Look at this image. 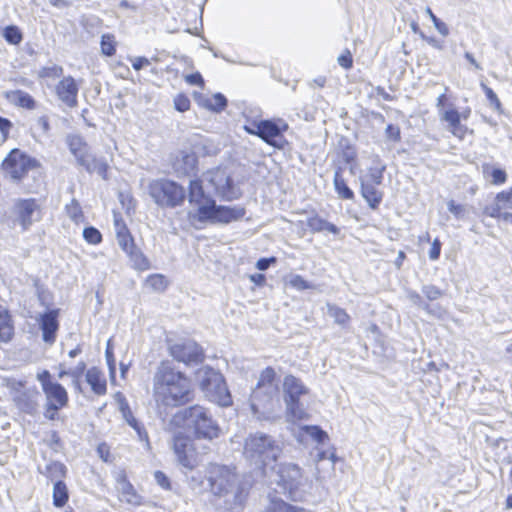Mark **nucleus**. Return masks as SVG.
<instances>
[{
	"mask_svg": "<svg viewBox=\"0 0 512 512\" xmlns=\"http://www.w3.org/2000/svg\"><path fill=\"white\" fill-rule=\"evenodd\" d=\"M153 397L158 407L174 408L193 399L191 380L175 369L170 361H162L152 378Z\"/></svg>",
	"mask_w": 512,
	"mask_h": 512,
	"instance_id": "obj_1",
	"label": "nucleus"
},
{
	"mask_svg": "<svg viewBox=\"0 0 512 512\" xmlns=\"http://www.w3.org/2000/svg\"><path fill=\"white\" fill-rule=\"evenodd\" d=\"M171 422L193 431L197 439L213 440L218 438L221 432L210 410L199 404L179 410L174 414Z\"/></svg>",
	"mask_w": 512,
	"mask_h": 512,
	"instance_id": "obj_2",
	"label": "nucleus"
},
{
	"mask_svg": "<svg viewBox=\"0 0 512 512\" xmlns=\"http://www.w3.org/2000/svg\"><path fill=\"white\" fill-rule=\"evenodd\" d=\"M281 453L279 442L268 434L256 432L245 439L243 455L263 475H266L268 467L275 468L274 464Z\"/></svg>",
	"mask_w": 512,
	"mask_h": 512,
	"instance_id": "obj_3",
	"label": "nucleus"
},
{
	"mask_svg": "<svg viewBox=\"0 0 512 512\" xmlns=\"http://www.w3.org/2000/svg\"><path fill=\"white\" fill-rule=\"evenodd\" d=\"M278 403L279 387L276 372L272 367H267L261 372L257 385L251 393L250 406L256 415L272 412Z\"/></svg>",
	"mask_w": 512,
	"mask_h": 512,
	"instance_id": "obj_4",
	"label": "nucleus"
},
{
	"mask_svg": "<svg viewBox=\"0 0 512 512\" xmlns=\"http://www.w3.org/2000/svg\"><path fill=\"white\" fill-rule=\"evenodd\" d=\"M207 480L213 494L219 496H232V503L241 504V491L236 486L237 477L230 468L211 464L207 470Z\"/></svg>",
	"mask_w": 512,
	"mask_h": 512,
	"instance_id": "obj_5",
	"label": "nucleus"
},
{
	"mask_svg": "<svg viewBox=\"0 0 512 512\" xmlns=\"http://www.w3.org/2000/svg\"><path fill=\"white\" fill-rule=\"evenodd\" d=\"M148 194L160 208H175L186 198L185 189L177 182L166 179L151 180L147 187Z\"/></svg>",
	"mask_w": 512,
	"mask_h": 512,
	"instance_id": "obj_6",
	"label": "nucleus"
},
{
	"mask_svg": "<svg viewBox=\"0 0 512 512\" xmlns=\"http://www.w3.org/2000/svg\"><path fill=\"white\" fill-rule=\"evenodd\" d=\"M203 181L207 182L214 194L222 200L232 201L241 196L240 188L235 185L231 173L226 168H216L207 171L203 175Z\"/></svg>",
	"mask_w": 512,
	"mask_h": 512,
	"instance_id": "obj_7",
	"label": "nucleus"
},
{
	"mask_svg": "<svg viewBox=\"0 0 512 512\" xmlns=\"http://www.w3.org/2000/svg\"><path fill=\"white\" fill-rule=\"evenodd\" d=\"M276 482L293 501H300L304 496V478L301 469L293 463L278 465Z\"/></svg>",
	"mask_w": 512,
	"mask_h": 512,
	"instance_id": "obj_8",
	"label": "nucleus"
},
{
	"mask_svg": "<svg viewBox=\"0 0 512 512\" xmlns=\"http://www.w3.org/2000/svg\"><path fill=\"white\" fill-rule=\"evenodd\" d=\"M283 391L287 414L295 420L304 419L306 412L299 399L308 393L307 387L300 379L293 375H287L283 381Z\"/></svg>",
	"mask_w": 512,
	"mask_h": 512,
	"instance_id": "obj_9",
	"label": "nucleus"
},
{
	"mask_svg": "<svg viewBox=\"0 0 512 512\" xmlns=\"http://www.w3.org/2000/svg\"><path fill=\"white\" fill-rule=\"evenodd\" d=\"M245 215V209L240 206H222L217 205L215 200L197 208L198 220L201 222L209 221L211 223L228 224L232 221L241 219Z\"/></svg>",
	"mask_w": 512,
	"mask_h": 512,
	"instance_id": "obj_10",
	"label": "nucleus"
},
{
	"mask_svg": "<svg viewBox=\"0 0 512 512\" xmlns=\"http://www.w3.org/2000/svg\"><path fill=\"white\" fill-rule=\"evenodd\" d=\"M38 166L36 159L30 157L19 149H13L6 156L2 163V171L9 178L18 183L27 175V173Z\"/></svg>",
	"mask_w": 512,
	"mask_h": 512,
	"instance_id": "obj_11",
	"label": "nucleus"
},
{
	"mask_svg": "<svg viewBox=\"0 0 512 512\" xmlns=\"http://www.w3.org/2000/svg\"><path fill=\"white\" fill-rule=\"evenodd\" d=\"M173 451L177 457L179 464L192 471L198 465L197 453L193 444V440L182 432L175 433L173 436Z\"/></svg>",
	"mask_w": 512,
	"mask_h": 512,
	"instance_id": "obj_12",
	"label": "nucleus"
},
{
	"mask_svg": "<svg viewBox=\"0 0 512 512\" xmlns=\"http://www.w3.org/2000/svg\"><path fill=\"white\" fill-rule=\"evenodd\" d=\"M37 380L40 382L43 393L46 397V403L55 404L64 408L68 403V393L66 389L58 382L52 381L48 370H43L37 374Z\"/></svg>",
	"mask_w": 512,
	"mask_h": 512,
	"instance_id": "obj_13",
	"label": "nucleus"
},
{
	"mask_svg": "<svg viewBox=\"0 0 512 512\" xmlns=\"http://www.w3.org/2000/svg\"><path fill=\"white\" fill-rule=\"evenodd\" d=\"M170 355L178 362L186 365L199 364L204 355L201 347L192 340H184L169 346Z\"/></svg>",
	"mask_w": 512,
	"mask_h": 512,
	"instance_id": "obj_14",
	"label": "nucleus"
},
{
	"mask_svg": "<svg viewBox=\"0 0 512 512\" xmlns=\"http://www.w3.org/2000/svg\"><path fill=\"white\" fill-rule=\"evenodd\" d=\"M13 213L23 230H27L34 222L41 219V209L33 198L17 199L13 205Z\"/></svg>",
	"mask_w": 512,
	"mask_h": 512,
	"instance_id": "obj_15",
	"label": "nucleus"
},
{
	"mask_svg": "<svg viewBox=\"0 0 512 512\" xmlns=\"http://www.w3.org/2000/svg\"><path fill=\"white\" fill-rule=\"evenodd\" d=\"M72 155L75 157L77 165L83 167L88 173H97L103 179L107 178L108 165L105 159L92 154L88 144Z\"/></svg>",
	"mask_w": 512,
	"mask_h": 512,
	"instance_id": "obj_16",
	"label": "nucleus"
},
{
	"mask_svg": "<svg viewBox=\"0 0 512 512\" xmlns=\"http://www.w3.org/2000/svg\"><path fill=\"white\" fill-rule=\"evenodd\" d=\"M287 128L288 125L282 120H279L278 122L272 120H261L254 123V128L245 127L249 134L257 135L268 144H271L272 140L279 137Z\"/></svg>",
	"mask_w": 512,
	"mask_h": 512,
	"instance_id": "obj_17",
	"label": "nucleus"
},
{
	"mask_svg": "<svg viewBox=\"0 0 512 512\" xmlns=\"http://www.w3.org/2000/svg\"><path fill=\"white\" fill-rule=\"evenodd\" d=\"M58 310L53 309L40 314L37 318L39 327L42 331V339L45 343L52 345L56 341V334L59 329V323L57 320Z\"/></svg>",
	"mask_w": 512,
	"mask_h": 512,
	"instance_id": "obj_18",
	"label": "nucleus"
},
{
	"mask_svg": "<svg viewBox=\"0 0 512 512\" xmlns=\"http://www.w3.org/2000/svg\"><path fill=\"white\" fill-rule=\"evenodd\" d=\"M440 121L446 122V129L453 134L455 137L459 139H463L466 132L467 127L461 124V114L455 108H450L444 111H440L439 113Z\"/></svg>",
	"mask_w": 512,
	"mask_h": 512,
	"instance_id": "obj_19",
	"label": "nucleus"
},
{
	"mask_svg": "<svg viewBox=\"0 0 512 512\" xmlns=\"http://www.w3.org/2000/svg\"><path fill=\"white\" fill-rule=\"evenodd\" d=\"M78 86L73 77H64L56 86L58 98L69 107L77 105Z\"/></svg>",
	"mask_w": 512,
	"mask_h": 512,
	"instance_id": "obj_20",
	"label": "nucleus"
},
{
	"mask_svg": "<svg viewBox=\"0 0 512 512\" xmlns=\"http://www.w3.org/2000/svg\"><path fill=\"white\" fill-rule=\"evenodd\" d=\"M116 489L120 494V500L133 506L142 504V497L137 494L133 485L127 480L124 472H120L116 477Z\"/></svg>",
	"mask_w": 512,
	"mask_h": 512,
	"instance_id": "obj_21",
	"label": "nucleus"
},
{
	"mask_svg": "<svg viewBox=\"0 0 512 512\" xmlns=\"http://www.w3.org/2000/svg\"><path fill=\"white\" fill-rule=\"evenodd\" d=\"M260 512H310L303 507L285 502L283 499L269 495L267 503Z\"/></svg>",
	"mask_w": 512,
	"mask_h": 512,
	"instance_id": "obj_22",
	"label": "nucleus"
},
{
	"mask_svg": "<svg viewBox=\"0 0 512 512\" xmlns=\"http://www.w3.org/2000/svg\"><path fill=\"white\" fill-rule=\"evenodd\" d=\"M195 99L199 106L216 113L222 112L227 106V99L222 93H215L211 97L195 95Z\"/></svg>",
	"mask_w": 512,
	"mask_h": 512,
	"instance_id": "obj_23",
	"label": "nucleus"
},
{
	"mask_svg": "<svg viewBox=\"0 0 512 512\" xmlns=\"http://www.w3.org/2000/svg\"><path fill=\"white\" fill-rule=\"evenodd\" d=\"M86 382L91 386L92 391L97 395H104L107 390L106 380L102 372L92 367L86 371Z\"/></svg>",
	"mask_w": 512,
	"mask_h": 512,
	"instance_id": "obj_24",
	"label": "nucleus"
},
{
	"mask_svg": "<svg viewBox=\"0 0 512 512\" xmlns=\"http://www.w3.org/2000/svg\"><path fill=\"white\" fill-rule=\"evenodd\" d=\"M189 202L194 203L201 208L202 205L208 204L209 201H214L210 196L206 195L202 181L191 180L189 184Z\"/></svg>",
	"mask_w": 512,
	"mask_h": 512,
	"instance_id": "obj_25",
	"label": "nucleus"
},
{
	"mask_svg": "<svg viewBox=\"0 0 512 512\" xmlns=\"http://www.w3.org/2000/svg\"><path fill=\"white\" fill-rule=\"evenodd\" d=\"M14 336V324L7 309L0 306V342L9 343Z\"/></svg>",
	"mask_w": 512,
	"mask_h": 512,
	"instance_id": "obj_26",
	"label": "nucleus"
},
{
	"mask_svg": "<svg viewBox=\"0 0 512 512\" xmlns=\"http://www.w3.org/2000/svg\"><path fill=\"white\" fill-rule=\"evenodd\" d=\"M306 224L312 233L327 231L329 233L337 235L340 232L339 228L336 225L326 221L317 214L309 216L307 218Z\"/></svg>",
	"mask_w": 512,
	"mask_h": 512,
	"instance_id": "obj_27",
	"label": "nucleus"
},
{
	"mask_svg": "<svg viewBox=\"0 0 512 512\" xmlns=\"http://www.w3.org/2000/svg\"><path fill=\"white\" fill-rule=\"evenodd\" d=\"M6 99L19 107L32 110L36 107V102L33 97L22 90H12L6 93Z\"/></svg>",
	"mask_w": 512,
	"mask_h": 512,
	"instance_id": "obj_28",
	"label": "nucleus"
},
{
	"mask_svg": "<svg viewBox=\"0 0 512 512\" xmlns=\"http://www.w3.org/2000/svg\"><path fill=\"white\" fill-rule=\"evenodd\" d=\"M221 373L212 369L211 367H203L196 373L197 381L201 390L210 389L211 384H217L221 382Z\"/></svg>",
	"mask_w": 512,
	"mask_h": 512,
	"instance_id": "obj_29",
	"label": "nucleus"
},
{
	"mask_svg": "<svg viewBox=\"0 0 512 512\" xmlns=\"http://www.w3.org/2000/svg\"><path fill=\"white\" fill-rule=\"evenodd\" d=\"M361 194L372 209H376L382 200V193L371 183H361Z\"/></svg>",
	"mask_w": 512,
	"mask_h": 512,
	"instance_id": "obj_30",
	"label": "nucleus"
},
{
	"mask_svg": "<svg viewBox=\"0 0 512 512\" xmlns=\"http://www.w3.org/2000/svg\"><path fill=\"white\" fill-rule=\"evenodd\" d=\"M342 169L338 167L334 172V188L338 196L342 199L351 200L354 197L353 191L347 186L341 174Z\"/></svg>",
	"mask_w": 512,
	"mask_h": 512,
	"instance_id": "obj_31",
	"label": "nucleus"
},
{
	"mask_svg": "<svg viewBox=\"0 0 512 512\" xmlns=\"http://www.w3.org/2000/svg\"><path fill=\"white\" fill-rule=\"evenodd\" d=\"M66 466L58 461H51L45 466V470L42 472L47 478L54 483L57 480H62L66 476Z\"/></svg>",
	"mask_w": 512,
	"mask_h": 512,
	"instance_id": "obj_32",
	"label": "nucleus"
},
{
	"mask_svg": "<svg viewBox=\"0 0 512 512\" xmlns=\"http://www.w3.org/2000/svg\"><path fill=\"white\" fill-rule=\"evenodd\" d=\"M132 265L137 270H147L150 268L149 260L144 256L140 249L136 246L126 252Z\"/></svg>",
	"mask_w": 512,
	"mask_h": 512,
	"instance_id": "obj_33",
	"label": "nucleus"
},
{
	"mask_svg": "<svg viewBox=\"0 0 512 512\" xmlns=\"http://www.w3.org/2000/svg\"><path fill=\"white\" fill-rule=\"evenodd\" d=\"M68 489L62 480H57L53 486V504L56 507H62L68 501Z\"/></svg>",
	"mask_w": 512,
	"mask_h": 512,
	"instance_id": "obj_34",
	"label": "nucleus"
},
{
	"mask_svg": "<svg viewBox=\"0 0 512 512\" xmlns=\"http://www.w3.org/2000/svg\"><path fill=\"white\" fill-rule=\"evenodd\" d=\"M209 400L223 407L231 405L232 399L225 381L218 386L217 390L213 394H210Z\"/></svg>",
	"mask_w": 512,
	"mask_h": 512,
	"instance_id": "obj_35",
	"label": "nucleus"
},
{
	"mask_svg": "<svg viewBox=\"0 0 512 512\" xmlns=\"http://www.w3.org/2000/svg\"><path fill=\"white\" fill-rule=\"evenodd\" d=\"M327 313L334 319L336 324L341 326H345L350 320V316L346 313V311L336 305L328 304Z\"/></svg>",
	"mask_w": 512,
	"mask_h": 512,
	"instance_id": "obj_36",
	"label": "nucleus"
},
{
	"mask_svg": "<svg viewBox=\"0 0 512 512\" xmlns=\"http://www.w3.org/2000/svg\"><path fill=\"white\" fill-rule=\"evenodd\" d=\"M68 217L75 223L82 222L84 219L83 211L76 199H72L69 204L65 206Z\"/></svg>",
	"mask_w": 512,
	"mask_h": 512,
	"instance_id": "obj_37",
	"label": "nucleus"
},
{
	"mask_svg": "<svg viewBox=\"0 0 512 512\" xmlns=\"http://www.w3.org/2000/svg\"><path fill=\"white\" fill-rule=\"evenodd\" d=\"M119 409L122 413L123 418L125 419L129 426H131L132 428L137 426L139 421L133 416V413L129 407L128 402L122 396H120L119 399Z\"/></svg>",
	"mask_w": 512,
	"mask_h": 512,
	"instance_id": "obj_38",
	"label": "nucleus"
},
{
	"mask_svg": "<svg viewBox=\"0 0 512 512\" xmlns=\"http://www.w3.org/2000/svg\"><path fill=\"white\" fill-rule=\"evenodd\" d=\"M484 173L491 176V183L494 185H501L506 182L507 174L503 169L500 168H490L488 165L484 167Z\"/></svg>",
	"mask_w": 512,
	"mask_h": 512,
	"instance_id": "obj_39",
	"label": "nucleus"
},
{
	"mask_svg": "<svg viewBox=\"0 0 512 512\" xmlns=\"http://www.w3.org/2000/svg\"><path fill=\"white\" fill-rule=\"evenodd\" d=\"M146 285L149 286L154 291H164L167 287V281L163 275L153 274L147 277Z\"/></svg>",
	"mask_w": 512,
	"mask_h": 512,
	"instance_id": "obj_40",
	"label": "nucleus"
},
{
	"mask_svg": "<svg viewBox=\"0 0 512 512\" xmlns=\"http://www.w3.org/2000/svg\"><path fill=\"white\" fill-rule=\"evenodd\" d=\"M66 143L71 154L77 153L78 150L87 145V142L84 140V138L78 134L67 135Z\"/></svg>",
	"mask_w": 512,
	"mask_h": 512,
	"instance_id": "obj_41",
	"label": "nucleus"
},
{
	"mask_svg": "<svg viewBox=\"0 0 512 512\" xmlns=\"http://www.w3.org/2000/svg\"><path fill=\"white\" fill-rule=\"evenodd\" d=\"M3 36L5 40L13 45H17L22 41V33L16 26H8L4 29Z\"/></svg>",
	"mask_w": 512,
	"mask_h": 512,
	"instance_id": "obj_42",
	"label": "nucleus"
},
{
	"mask_svg": "<svg viewBox=\"0 0 512 512\" xmlns=\"http://www.w3.org/2000/svg\"><path fill=\"white\" fill-rule=\"evenodd\" d=\"M101 51L106 56H113L115 54V40L114 36L104 34L101 37Z\"/></svg>",
	"mask_w": 512,
	"mask_h": 512,
	"instance_id": "obj_43",
	"label": "nucleus"
},
{
	"mask_svg": "<svg viewBox=\"0 0 512 512\" xmlns=\"http://www.w3.org/2000/svg\"><path fill=\"white\" fill-rule=\"evenodd\" d=\"M83 238L89 244H99L102 241V235L98 229L95 227H86L83 230Z\"/></svg>",
	"mask_w": 512,
	"mask_h": 512,
	"instance_id": "obj_44",
	"label": "nucleus"
},
{
	"mask_svg": "<svg viewBox=\"0 0 512 512\" xmlns=\"http://www.w3.org/2000/svg\"><path fill=\"white\" fill-rule=\"evenodd\" d=\"M425 12L426 14L429 16V18L431 19V21L433 22V25L434 27L436 28V30L442 35V36H447L449 34V29L447 27V25L442 22L431 10L430 7H427L425 9Z\"/></svg>",
	"mask_w": 512,
	"mask_h": 512,
	"instance_id": "obj_45",
	"label": "nucleus"
},
{
	"mask_svg": "<svg viewBox=\"0 0 512 512\" xmlns=\"http://www.w3.org/2000/svg\"><path fill=\"white\" fill-rule=\"evenodd\" d=\"M116 238L118 245L125 253L135 246L133 238L131 237L129 232L124 234L118 233Z\"/></svg>",
	"mask_w": 512,
	"mask_h": 512,
	"instance_id": "obj_46",
	"label": "nucleus"
},
{
	"mask_svg": "<svg viewBox=\"0 0 512 512\" xmlns=\"http://www.w3.org/2000/svg\"><path fill=\"white\" fill-rule=\"evenodd\" d=\"M289 285L299 291L307 290L312 287L301 275H292L289 279Z\"/></svg>",
	"mask_w": 512,
	"mask_h": 512,
	"instance_id": "obj_47",
	"label": "nucleus"
},
{
	"mask_svg": "<svg viewBox=\"0 0 512 512\" xmlns=\"http://www.w3.org/2000/svg\"><path fill=\"white\" fill-rule=\"evenodd\" d=\"M306 432L318 443H323L326 439H328L327 433L320 429L318 426H307Z\"/></svg>",
	"mask_w": 512,
	"mask_h": 512,
	"instance_id": "obj_48",
	"label": "nucleus"
},
{
	"mask_svg": "<svg viewBox=\"0 0 512 512\" xmlns=\"http://www.w3.org/2000/svg\"><path fill=\"white\" fill-rule=\"evenodd\" d=\"M407 298L409 299V301L413 305H415V306H417V307H419V308L429 312V307L430 306L427 303L424 302L422 297L417 292L409 290L407 292Z\"/></svg>",
	"mask_w": 512,
	"mask_h": 512,
	"instance_id": "obj_49",
	"label": "nucleus"
},
{
	"mask_svg": "<svg viewBox=\"0 0 512 512\" xmlns=\"http://www.w3.org/2000/svg\"><path fill=\"white\" fill-rule=\"evenodd\" d=\"M174 107L179 112H185L190 108V100L184 94H178L174 98Z\"/></svg>",
	"mask_w": 512,
	"mask_h": 512,
	"instance_id": "obj_50",
	"label": "nucleus"
},
{
	"mask_svg": "<svg viewBox=\"0 0 512 512\" xmlns=\"http://www.w3.org/2000/svg\"><path fill=\"white\" fill-rule=\"evenodd\" d=\"M496 201L498 204H502L504 208H512V187L508 191L498 193Z\"/></svg>",
	"mask_w": 512,
	"mask_h": 512,
	"instance_id": "obj_51",
	"label": "nucleus"
},
{
	"mask_svg": "<svg viewBox=\"0 0 512 512\" xmlns=\"http://www.w3.org/2000/svg\"><path fill=\"white\" fill-rule=\"evenodd\" d=\"M422 293L431 301L437 300L442 296V291L434 285H424L422 287Z\"/></svg>",
	"mask_w": 512,
	"mask_h": 512,
	"instance_id": "obj_52",
	"label": "nucleus"
},
{
	"mask_svg": "<svg viewBox=\"0 0 512 512\" xmlns=\"http://www.w3.org/2000/svg\"><path fill=\"white\" fill-rule=\"evenodd\" d=\"M448 210L458 219H463L467 212L464 205L456 204L453 200L448 202Z\"/></svg>",
	"mask_w": 512,
	"mask_h": 512,
	"instance_id": "obj_53",
	"label": "nucleus"
},
{
	"mask_svg": "<svg viewBox=\"0 0 512 512\" xmlns=\"http://www.w3.org/2000/svg\"><path fill=\"white\" fill-rule=\"evenodd\" d=\"M62 73H63V68L61 66L52 65L50 67H44L40 71V76L56 78V77H60L62 75Z\"/></svg>",
	"mask_w": 512,
	"mask_h": 512,
	"instance_id": "obj_54",
	"label": "nucleus"
},
{
	"mask_svg": "<svg viewBox=\"0 0 512 512\" xmlns=\"http://www.w3.org/2000/svg\"><path fill=\"white\" fill-rule=\"evenodd\" d=\"M86 370V363L84 361H80L73 368L67 369V373L73 379H81L82 375Z\"/></svg>",
	"mask_w": 512,
	"mask_h": 512,
	"instance_id": "obj_55",
	"label": "nucleus"
},
{
	"mask_svg": "<svg viewBox=\"0 0 512 512\" xmlns=\"http://www.w3.org/2000/svg\"><path fill=\"white\" fill-rule=\"evenodd\" d=\"M386 137L394 142L401 140L400 128L397 125L389 124L385 129Z\"/></svg>",
	"mask_w": 512,
	"mask_h": 512,
	"instance_id": "obj_56",
	"label": "nucleus"
},
{
	"mask_svg": "<svg viewBox=\"0 0 512 512\" xmlns=\"http://www.w3.org/2000/svg\"><path fill=\"white\" fill-rule=\"evenodd\" d=\"M337 62L341 67H343L345 69H350L353 64V59H352L351 53L349 51H346L345 53L341 54L337 58Z\"/></svg>",
	"mask_w": 512,
	"mask_h": 512,
	"instance_id": "obj_57",
	"label": "nucleus"
},
{
	"mask_svg": "<svg viewBox=\"0 0 512 512\" xmlns=\"http://www.w3.org/2000/svg\"><path fill=\"white\" fill-rule=\"evenodd\" d=\"M61 408L56 406L55 404H45V411H44V417L48 420H55L57 417V412Z\"/></svg>",
	"mask_w": 512,
	"mask_h": 512,
	"instance_id": "obj_58",
	"label": "nucleus"
},
{
	"mask_svg": "<svg viewBox=\"0 0 512 512\" xmlns=\"http://www.w3.org/2000/svg\"><path fill=\"white\" fill-rule=\"evenodd\" d=\"M185 81L190 85H199V86L204 85L203 77L199 72L186 75Z\"/></svg>",
	"mask_w": 512,
	"mask_h": 512,
	"instance_id": "obj_59",
	"label": "nucleus"
},
{
	"mask_svg": "<svg viewBox=\"0 0 512 512\" xmlns=\"http://www.w3.org/2000/svg\"><path fill=\"white\" fill-rule=\"evenodd\" d=\"M276 258L275 257H269V258H260L257 262H256V268L260 271H265L267 270L271 264H274L276 263Z\"/></svg>",
	"mask_w": 512,
	"mask_h": 512,
	"instance_id": "obj_60",
	"label": "nucleus"
},
{
	"mask_svg": "<svg viewBox=\"0 0 512 512\" xmlns=\"http://www.w3.org/2000/svg\"><path fill=\"white\" fill-rule=\"evenodd\" d=\"M441 251V243L438 239H435L431 245V248L429 250V258L431 260H437L440 256Z\"/></svg>",
	"mask_w": 512,
	"mask_h": 512,
	"instance_id": "obj_61",
	"label": "nucleus"
},
{
	"mask_svg": "<svg viewBox=\"0 0 512 512\" xmlns=\"http://www.w3.org/2000/svg\"><path fill=\"white\" fill-rule=\"evenodd\" d=\"M155 480L156 482L161 486L163 487L164 489H169L170 488V482H169V479L168 477L161 471H156L155 474Z\"/></svg>",
	"mask_w": 512,
	"mask_h": 512,
	"instance_id": "obj_62",
	"label": "nucleus"
},
{
	"mask_svg": "<svg viewBox=\"0 0 512 512\" xmlns=\"http://www.w3.org/2000/svg\"><path fill=\"white\" fill-rule=\"evenodd\" d=\"M131 63H132V67L136 71H139L143 67L148 66L150 64V61L146 57H135V58L131 59Z\"/></svg>",
	"mask_w": 512,
	"mask_h": 512,
	"instance_id": "obj_63",
	"label": "nucleus"
},
{
	"mask_svg": "<svg viewBox=\"0 0 512 512\" xmlns=\"http://www.w3.org/2000/svg\"><path fill=\"white\" fill-rule=\"evenodd\" d=\"M36 127L41 130L43 134L48 133L50 130L49 119L47 116H41L36 121Z\"/></svg>",
	"mask_w": 512,
	"mask_h": 512,
	"instance_id": "obj_64",
	"label": "nucleus"
}]
</instances>
